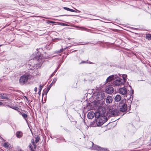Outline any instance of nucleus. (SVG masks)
Instances as JSON below:
<instances>
[{"label":"nucleus","instance_id":"72a5a7b5","mask_svg":"<svg viewBox=\"0 0 151 151\" xmlns=\"http://www.w3.org/2000/svg\"><path fill=\"white\" fill-rule=\"evenodd\" d=\"M64 16H71L70 15H68V14H65L64 15Z\"/></svg>","mask_w":151,"mask_h":151},{"label":"nucleus","instance_id":"412c9836","mask_svg":"<svg viewBox=\"0 0 151 151\" xmlns=\"http://www.w3.org/2000/svg\"><path fill=\"white\" fill-rule=\"evenodd\" d=\"M3 146L5 148L9 147H10V145L8 142H5L3 144Z\"/></svg>","mask_w":151,"mask_h":151},{"label":"nucleus","instance_id":"b1692460","mask_svg":"<svg viewBox=\"0 0 151 151\" xmlns=\"http://www.w3.org/2000/svg\"><path fill=\"white\" fill-rule=\"evenodd\" d=\"M22 116H23V117L25 119V120H27L26 118L27 117V115L23 113L22 114Z\"/></svg>","mask_w":151,"mask_h":151},{"label":"nucleus","instance_id":"4c0bfd02","mask_svg":"<svg viewBox=\"0 0 151 151\" xmlns=\"http://www.w3.org/2000/svg\"><path fill=\"white\" fill-rule=\"evenodd\" d=\"M40 90H39V91L38 93H39V94H40Z\"/></svg>","mask_w":151,"mask_h":151},{"label":"nucleus","instance_id":"dca6fc26","mask_svg":"<svg viewBox=\"0 0 151 151\" xmlns=\"http://www.w3.org/2000/svg\"><path fill=\"white\" fill-rule=\"evenodd\" d=\"M16 135L17 138H20L22 137L23 133L21 131H18L16 132Z\"/></svg>","mask_w":151,"mask_h":151},{"label":"nucleus","instance_id":"7ed1b4c3","mask_svg":"<svg viewBox=\"0 0 151 151\" xmlns=\"http://www.w3.org/2000/svg\"><path fill=\"white\" fill-rule=\"evenodd\" d=\"M122 78H117L113 81L112 84L114 86H119L124 85V83L127 80V76L124 74H122Z\"/></svg>","mask_w":151,"mask_h":151},{"label":"nucleus","instance_id":"6e6552de","mask_svg":"<svg viewBox=\"0 0 151 151\" xmlns=\"http://www.w3.org/2000/svg\"><path fill=\"white\" fill-rule=\"evenodd\" d=\"M100 116V113L98 112H96L95 113L93 111H91L88 113L87 114V116L88 119H91L94 116L95 117L96 119Z\"/></svg>","mask_w":151,"mask_h":151},{"label":"nucleus","instance_id":"58836bf2","mask_svg":"<svg viewBox=\"0 0 151 151\" xmlns=\"http://www.w3.org/2000/svg\"><path fill=\"white\" fill-rule=\"evenodd\" d=\"M76 10L77 11L79 12H80V11H79V10H78L76 9Z\"/></svg>","mask_w":151,"mask_h":151},{"label":"nucleus","instance_id":"ddd939ff","mask_svg":"<svg viewBox=\"0 0 151 151\" xmlns=\"http://www.w3.org/2000/svg\"><path fill=\"white\" fill-rule=\"evenodd\" d=\"M31 143L32 144H30L29 145V147L30 148L31 151H34L33 149V147H35V142L34 141V140L33 139H32L31 140Z\"/></svg>","mask_w":151,"mask_h":151},{"label":"nucleus","instance_id":"e433bc0d","mask_svg":"<svg viewBox=\"0 0 151 151\" xmlns=\"http://www.w3.org/2000/svg\"><path fill=\"white\" fill-rule=\"evenodd\" d=\"M63 24H64L63 25H64V26H66L67 25V24H65L63 23Z\"/></svg>","mask_w":151,"mask_h":151},{"label":"nucleus","instance_id":"a19ab883","mask_svg":"<svg viewBox=\"0 0 151 151\" xmlns=\"http://www.w3.org/2000/svg\"><path fill=\"white\" fill-rule=\"evenodd\" d=\"M129 86L131 88H132V87L131 86Z\"/></svg>","mask_w":151,"mask_h":151},{"label":"nucleus","instance_id":"cd10ccee","mask_svg":"<svg viewBox=\"0 0 151 151\" xmlns=\"http://www.w3.org/2000/svg\"><path fill=\"white\" fill-rule=\"evenodd\" d=\"M47 22H48V23L49 24H54V23H55V22L53 21H50V20H48L47 21Z\"/></svg>","mask_w":151,"mask_h":151},{"label":"nucleus","instance_id":"f3484780","mask_svg":"<svg viewBox=\"0 0 151 151\" xmlns=\"http://www.w3.org/2000/svg\"><path fill=\"white\" fill-rule=\"evenodd\" d=\"M121 99V97L119 95H116L114 98V100L116 102L120 101Z\"/></svg>","mask_w":151,"mask_h":151},{"label":"nucleus","instance_id":"aec40b11","mask_svg":"<svg viewBox=\"0 0 151 151\" xmlns=\"http://www.w3.org/2000/svg\"><path fill=\"white\" fill-rule=\"evenodd\" d=\"M77 27L79 28V29L81 30H83L88 32H90V29L84 27Z\"/></svg>","mask_w":151,"mask_h":151},{"label":"nucleus","instance_id":"473e14b6","mask_svg":"<svg viewBox=\"0 0 151 151\" xmlns=\"http://www.w3.org/2000/svg\"><path fill=\"white\" fill-rule=\"evenodd\" d=\"M60 66V65H59L58 67L55 70V71H54V73H55V72H56L57 71V70L58 69V68L59 67V66Z\"/></svg>","mask_w":151,"mask_h":151},{"label":"nucleus","instance_id":"4be33fe9","mask_svg":"<svg viewBox=\"0 0 151 151\" xmlns=\"http://www.w3.org/2000/svg\"><path fill=\"white\" fill-rule=\"evenodd\" d=\"M57 80V78H54L53 79L52 83L50 85L49 87H51L52 86V85L55 83L56 82Z\"/></svg>","mask_w":151,"mask_h":151},{"label":"nucleus","instance_id":"a211bd4d","mask_svg":"<svg viewBox=\"0 0 151 151\" xmlns=\"http://www.w3.org/2000/svg\"><path fill=\"white\" fill-rule=\"evenodd\" d=\"M114 75H113L109 76L106 79V81H107V82L111 81L113 79H114Z\"/></svg>","mask_w":151,"mask_h":151},{"label":"nucleus","instance_id":"423d86ee","mask_svg":"<svg viewBox=\"0 0 151 151\" xmlns=\"http://www.w3.org/2000/svg\"><path fill=\"white\" fill-rule=\"evenodd\" d=\"M127 108V104L123 101H122L119 103L117 106V109L122 112H125Z\"/></svg>","mask_w":151,"mask_h":151},{"label":"nucleus","instance_id":"2eb2a0df","mask_svg":"<svg viewBox=\"0 0 151 151\" xmlns=\"http://www.w3.org/2000/svg\"><path fill=\"white\" fill-rule=\"evenodd\" d=\"M119 111L117 109L114 110L113 109L111 110V114L114 116H116L117 115Z\"/></svg>","mask_w":151,"mask_h":151},{"label":"nucleus","instance_id":"0eeeda50","mask_svg":"<svg viewBox=\"0 0 151 151\" xmlns=\"http://www.w3.org/2000/svg\"><path fill=\"white\" fill-rule=\"evenodd\" d=\"M31 76L29 75H24L22 76L19 80V81L21 85H24L27 82L28 80L30 79Z\"/></svg>","mask_w":151,"mask_h":151},{"label":"nucleus","instance_id":"bb28decb","mask_svg":"<svg viewBox=\"0 0 151 151\" xmlns=\"http://www.w3.org/2000/svg\"><path fill=\"white\" fill-rule=\"evenodd\" d=\"M40 137H39L37 136L35 139V142L36 143H37L40 140Z\"/></svg>","mask_w":151,"mask_h":151},{"label":"nucleus","instance_id":"6ab92c4d","mask_svg":"<svg viewBox=\"0 0 151 151\" xmlns=\"http://www.w3.org/2000/svg\"><path fill=\"white\" fill-rule=\"evenodd\" d=\"M63 8L68 11L72 12H77L75 10H73V9H70L66 7H63Z\"/></svg>","mask_w":151,"mask_h":151},{"label":"nucleus","instance_id":"f8f14e48","mask_svg":"<svg viewBox=\"0 0 151 151\" xmlns=\"http://www.w3.org/2000/svg\"><path fill=\"white\" fill-rule=\"evenodd\" d=\"M99 113L100 114H102L105 113L106 112V110L104 107L103 106H101L99 109Z\"/></svg>","mask_w":151,"mask_h":151},{"label":"nucleus","instance_id":"79ce46f5","mask_svg":"<svg viewBox=\"0 0 151 151\" xmlns=\"http://www.w3.org/2000/svg\"><path fill=\"white\" fill-rule=\"evenodd\" d=\"M2 45H0V47Z\"/></svg>","mask_w":151,"mask_h":151},{"label":"nucleus","instance_id":"7c9ffc66","mask_svg":"<svg viewBox=\"0 0 151 151\" xmlns=\"http://www.w3.org/2000/svg\"><path fill=\"white\" fill-rule=\"evenodd\" d=\"M13 109L16 110H18V108L17 107H14Z\"/></svg>","mask_w":151,"mask_h":151},{"label":"nucleus","instance_id":"c756f323","mask_svg":"<svg viewBox=\"0 0 151 151\" xmlns=\"http://www.w3.org/2000/svg\"><path fill=\"white\" fill-rule=\"evenodd\" d=\"M87 62L86 61H82L80 63V64H82V63H87Z\"/></svg>","mask_w":151,"mask_h":151},{"label":"nucleus","instance_id":"4468645a","mask_svg":"<svg viewBox=\"0 0 151 151\" xmlns=\"http://www.w3.org/2000/svg\"><path fill=\"white\" fill-rule=\"evenodd\" d=\"M9 95L5 93H0V98L2 99H6L8 100L9 98L8 97Z\"/></svg>","mask_w":151,"mask_h":151},{"label":"nucleus","instance_id":"9b49d317","mask_svg":"<svg viewBox=\"0 0 151 151\" xmlns=\"http://www.w3.org/2000/svg\"><path fill=\"white\" fill-rule=\"evenodd\" d=\"M105 100L106 104H111L113 101V98L111 96H108L104 99Z\"/></svg>","mask_w":151,"mask_h":151},{"label":"nucleus","instance_id":"f257e3e1","mask_svg":"<svg viewBox=\"0 0 151 151\" xmlns=\"http://www.w3.org/2000/svg\"><path fill=\"white\" fill-rule=\"evenodd\" d=\"M118 92L120 94L126 96L127 97V102L128 103V106L129 108V109H130L132 101L133 100V96L132 95L134 92L133 90H132L130 91V94H129L127 93V89L124 86V87L119 88L118 91Z\"/></svg>","mask_w":151,"mask_h":151},{"label":"nucleus","instance_id":"c85d7f7f","mask_svg":"<svg viewBox=\"0 0 151 151\" xmlns=\"http://www.w3.org/2000/svg\"><path fill=\"white\" fill-rule=\"evenodd\" d=\"M42 86L41 85H40L39 86V90H40V91H41V89H42Z\"/></svg>","mask_w":151,"mask_h":151},{"label":"nucleus","instance_id":"c9c22d12","mask_svg":"<svg viewBox=\"0 0 151 151\" xmlns=\"http://www.w3.org/2000/svg\"><path fill=\"white\" fill-rule=\"evenodd\" d=\"M55 74V73H54V72L52 74V76H53V75H54V74Z\"/></svg>","mask_w":151,"mask_h":151},{"label":"nucleus","instance_id":"f03ea898","mask_svg":"<svg viewBox=\"0 0 151 151\" xmlns=\"http://www.w3.org/2000/svg\"><path fill=\"white\" fill-rule=\"evenodd\" d=\"M37 54L35 57L36 59L31 60L33 61L34 62H35L37 60L39 62V63L36 64H32L31 65L33 67L37 68H39L41 66L42 63H43L44 61L45 60L44 58H44L42 55L40 54V52H37Z\"/></svg>","mask_w":151,"mask_h":151},{"label":"nucleus","instance_id":"20e7f679","mask_svg":"<svg viewBox=\"0 0 151 151\" xmlns=\"http://www.w3.org/2000/svg\"><path fill=\"white\" fill-rule=\"evenodd\" d=\"M87 147L88 148L99 151H109L106 148H102L96 145H94L93 142L90 141L88 143Z\"/></svg>","mask_w":151,"mask_h":151},{"label":"nucleus","instance_id":"2f4dec72","mask_svg":"<svg viewBox=\"0 0 151 151\" xmlns=\"http://www.w3.org/2000/svg\"><path fill=\"white\" fill-rule=\"evenodd\" d=\"M34 91H35V92H36L37 91V87H35V89H34Z\"/></svg>","mask_w":151,"mask_h":151},{"label":"nucleus","instance_id":"a878e982","mask_svg":"<svg viewBox=\"0 0 151 151\" xmlns=\"http://www.w3.org/2000/svg\"><path fill=\"white\" fill-rule=\"evenodd\" d=\"M50 87L49 86L48 87L47 89L45 91V93L46 94H47V93L48 92V91H49L50 88Z\"/></svg>","mask_w":151,"mask_h":151},{"label":"nucleus","instance_id":"393cba45","mask_svg":"<svg viewBox=\"0 0 151 151\" xmlns=\"http://www.w3.org/2000/svg\"><path fill=\"white\" fill-rule=\"evenodd\" d=\"M66 50V48H64V49H61L60 50H59L58 51L57 53H60L62 52H63L64 50Z\"/></svg>","mask_w":151,"mask_h":151},{"label":"nucleus","instance_id":"1a4fd4ad","mask_svg":"<svg viewBox=\"0 0 151 151\" xmlns=\"http://www.w3.org/2000/svg\"><path fill=\"white\" fill-rule=\"evenodd\" d=\"M104 97V93L102 91L98 92L95 95V97L98 101H100L103 99Z\"/></svg>","mask_w":151,"mask_h":151},{"label":"nucleus","instance_id":"ea45409f","mask_svg":"<svg viewBox=\"0 0 151 151\" xmlns=\"http://www.w3.org/2000/svg\"><path fill=\"white\" fill-rule=\"evenodd\" d=\"M68 48V47H66L65 48H66V49H67V48Z\"/></svg>","mask_w":151,"mask_h":151},{"label":"nucleus","instance_id":"9d476101","mask_svg":"<svg viewBox=\"0 0 151 151\" xmlns=\"http://www.w3.org/2000/svg\"><path fill=\"white\" fill-rule=\"evenodd\" d=\"M114 91V89L111 86H108L106 87V92L107 93L111 94L113 93Z\"/></svg>","mask_w":151,"mask_h":151},{"label":"nucleus","instance_id":"39448f33","mask_svg":"<svg viewBox=\"0 0 151 151\" xmlns=\"http://www.w3.org/2000/svg\"><path fill=\"white\" fill-rule=\"evenodd\" d=\"M96 123L98 126L102 125L107 120L106 117L103 115H100L96 118Z\"/></svg>","mask_w":151,"mask_h":151},{"label":"nucleus","instance_id":"5701e85b","mask_svg":"<svg viewBox=\"0 0 151 151\" xmlns=\"http://www.w3.org/2000/svg\"><path fill=\"white\" fill-rule=\"evenodd\" d=\"M146 38L148 39L151 40V34H147L146 35Z\"/></svg>","mask_w":151,"mask_h":151},{"label":"nucleus","instance_id":"f704fd0d","mask_svg":"<svg viewBox=\"0 0 151 151\" xmlns=\"http://www.w3.org/2000/svg\"><path fill=\"white\" fill-rule=\"evenodd\" d=\"M2 104L3 103L1 102H0V105H2Z\"/></svg>","mask_w":151,"mask_h":151}]
</instances>
